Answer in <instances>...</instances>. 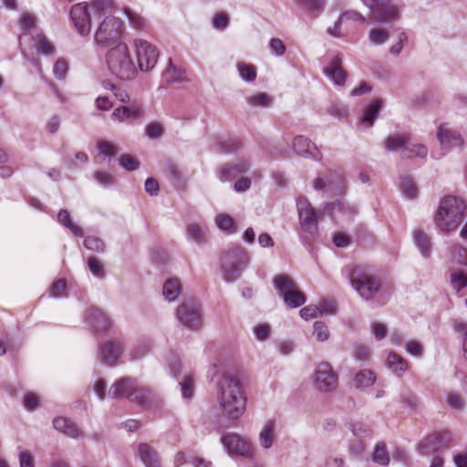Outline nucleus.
Wrapping results in <instances>:
<instances>
[{
	"label": "nucleus",
	"instance_id": "1",
	"mask_svg": "<svg viewBox=\"0 0 467 467\" xmlns=\"http://www.w3.org/2000/svg\"><path fill=\"white\" fill-rule=\"evenodd\" d=\"M92 11L95 17H103L94 33L95 45L103 49H109L122 42L120 39L124 24L119 14L124 11L118 7L113 0H92Z\"/></svg>",
	"mask_w": 467,
	"mask_h": 467
},
{
	"label": "nucleus",
	"instance_id": "2",
	"mask_svg": "<svg viewBox=\"0 0 467 467\" xmlns=\"http://www.w3.org/2000/svg\"><path fill=\"white\" fill-rule=\"evenodd\" d=\"M216 397L222 414L237 420L244 413L247 397L243 384L229 375H222L216 383Z\"/></svg>",
	"mask_w": 467,
	"mask_h": 467
},
{
	"label": "nucleus",
	"instance_id": "3",
	"mask_svg": "<svg viewBox=\"0 0 467 467\" xmlns=\"http://www.w3.org/2000/svg\"><path fill=\"white\" fill-rule=\"evenodd\" d=\"M466 205L464 202L452 195L443 197L434 215V223L441 234L455 232L464 218Z\"/></svg>",
	"mask_w": 467,
	"mask_h": 467
},
{
	"label": "nucleus",
	"instance_id": "4",
	"mask_svg": "<svg viewBox=\"0 0 467 467\" xmlns=\"http://www.w3.org/2000/svg\"><path fill=\"white\" fill-rule=\"evenodd\" d=\"M106 62L110 73L120 80L130 81L138 74L129 47L124 42H119L108 50Z\"/></svg>",
	"mask_w": 467,
	"mask_h": 467
},
{
	"label": "nucleus",
	"instance_id": "5",
	"mask_svg": "<svg viewBox=\"0 0 467 467\" xmlns=\"http://www.w3.org/2000/svg\"><path fill=\"white\" fill-rule=\"evenodd\" d=\"M384 149L387 151H400L403 158L412 159L415 157L425 158L428 154L427 147L416 142L409 134H395L389 136L384 140Z\"/></svg>",
	"mask_w": 467,
	"mask_h": 467
},
{
	"label": "nucleus",
	"instance_id": "6",
	"mask_svg": "<svg viewBox=\"0 0 467 467\" xmlns=\"http://www.w3.org/2000/svg\"><path fill=\"white\" fill-rule=\"evenodd\" d=\"M221 443L227 454L237 462L241 461L254 462V448L247 440L239 434L225 432L221 437Z\"/></svg>",
	"mask_w": 467,
	"mask_h": 467
},
{
	"label": "nucleus",
	"instance_id": "7",
	"mask_svg": "<svg viewBox=\"0 0 467 467\" xmlns=\"http://www.w3.org/2000/svg\"><path fill=\"white\" fill-rule=\"evenodd\" d=\"M351 286L364 300H370L380 291V281L364 269H354L349 275Z\"/></svg>",
	"mask_w": 467,
	"mask_h": 467
},
{
	"label": "nucleus",
	"instance_id": "8",
	"mask_svg": "<svg viewBox=\"0 0 467 467\" xmlns=\"http://www.w3.org/2000/svg\"><path fill=\"white\" fill-rule=\"evenodd\" d=\"M370 12L371 19L377 24L387 25L399 21L400 8L391 4L392 0H361Z\"/></svg>",
	"mask_w": 467,
	"mask_h": 467
},
{
	"label": "nucleus",
	"instance_id": "9",
	"mask_svg": "<svg viewBox=\"0 0 467 467\" xmlns=\"http://www.w3.org/2000/svg\"><path fill=\"white\" fill-rule=\"evenodd\" d=\"M296 208L301 229L311 240L316 239L318 235L319 213L304 196H300L296 199Z\"/></svg>",
	"mask_w": 467,
	"mask_h": 467
},
{
	"label": "nucleus",
	"instance_id": "10",
	"mask_svg": "<svg viewBox=\"0 0 467 467\" xmlns=\"http://www.w3.org/2000/svg\"><path fill=\"white\" fill-rule=\"evenodd\" d=\"M132 44L137 58V70L140 72L150 71L159 58L158 48L149 41L140 37L134 38Z\"/></svg>",
	"mask_w": 467,
	"mask_h": 467
},
{
	"label": "nucleus",
	"instance_id": "11",
	"mask_svg": "<svg viewBox=\"0 0 467 467\" xmlns=\"http://www.w3.org/2000/svg\"><path fill=\"white\" fill-rule=\"evenodd\" d=\"M92 16H95L92 11V1L90 4L87 2L75 4L69 11L70 21L81 36L89 35Z\"/></svg>",
	"mask_w": 467,
	"mask_h": 467
},
{
	"label": "nucleus",
	"instance_id": "12",
	"mask_svg": "<svg viewBox=\"0 0 467 467\" xmlns=\"http://www.w3.org/2000/svg\"><path fill=\"white\" fill-rule=\"evenodd\" d=\"M176 318L184 327L199 330L202 325L201 306L193 300L182 302L176 309Z\"/></svg>",
	"mask_w": 467,
	"mask_h": 467
},
{
	"label": "nucleus",
	"instance_id": "13",
	"mask_svg": "<svg viewBox=\"0 0 467 467\" xmlns=\"http://www.w3.org/2000/svg\"><path fill=\"white\" fill-rule=\"evenodd\" d=\"M338 382L337 374L327 362L319 363L314 373V387L322 393H330L337 389Z\"/></svg>",
	"mask_w": 467,
	"mask_h": 467
},
{
	"label": "nucleus",
	"instance_id": "14",
	"mask_svg": "<svg viewBox=\"0 0 467 467\" xmlns=\"http://www.w3.org/2000/svg\"><path fill=\"white\" fill-rule=\"evenodd\" d=\"M123 351L120 341H109L99 345L98 358L103 364L115 367L119 364Z\"/></svg>",
	"mask_w": 467,
	"mask_h": 467
},
{
	"label": "nucleus",
	"instance_id": "15",
	"mask_svg": "<svg viewBox=\"0 0 467 467\" xmlns=\"http://www.w3.org/2000/svg\"><path fill=\"white\" fill-rule=\"evenodd\" d=\"M437 137L441 146L445 150H461L464 144L462 135L457 130L450 128L448 124L440 125Z\"/></svg>",
	"mask_w": 467,
	"mask_h": 467
},
{
	"label": "nucleus",
	"instance_id": "16",
	"mask_svg": "<svg viewBox=\"0 0 467 467\" xmlns=\"http://www.w3.org/2000/svg\"><path fill=\"white\" fill-rule=\"evenodd\" d=\"M342 62L343 56L337 53L323 69L324 75L331 80L334 85L338 87L344 86L348 78V72L343 68Z\"/></svg>",
	"mask_w": 467,
	"mask_h": 467
},
{
	"label": "nucleus",
	"instance_id": "17",
	"mask_svg": "<svg viewBox=\"0 0 467 467\" xmlns=\"http://www.w3.org/2000/svg\"><path fill=\"white\" fill-rule=\"evenodd\" d=\"M129 400L140 407H151L159 404L161 399L150 388L136 384L131 393L129 394Z\"/></svg>",
	"mask_w": 467,
	"mask_h": 467
},
{
	"label": "nucleus",
	"instance_id": "18",
	"mask_svg": "<svg viewBox=\"0 0 467 467\" xmlns=\"http://www.w3.org/2000/svg\"><path fill=\"white\" fill-rule=\"evenodd\" d=\"M144 115L143 106L140 103L133 102L129 106L116 108L111 114V119L119 122H126L142 119Z\"/></svg>",
	"mask_w": 467,
	"mask_h": 467
},
{
	"label": "nucleus",
	"instance_id": "19",
	"mask_svg": "<svg viewBox=\"0 0 467 467\" xmlns=\"http://www.w3.org/2000/svg\"><path fill=\"white\" fill-rule=\"evenodd\" d=\"M293 149L295 152L304 158L313 161H321L322 154L318 148L308 138L298 135L293 140Z\"/></svg>",
	"mask_w": 467,
	"mask_h": 467
},
{
	"label": "nucleus",
	"instance_id": "20",
	"mask_svg": "<svg viewBox=\"0 0 467 467\" xmlns=\"http://www.w3.org/2000/svg\"><path fill=\"white\" fill-rule=\"evenodd\" d=\"M451 433L448 431L434 432L427 436L420 443L425 453L436 452L449 447Z\"/></svg>",
	"mask_w": 467,
	"mask_h": 467
},
{
	"label": "nucleus",
	"instance_id": "21",
	"mask_svg": "<svg viewBox=\"0 0 467 467\" xmlns=\"http://www.w3.org/2000/svg\"><path fill=\"white\" fill-rule=\"evenodd\" d=\"M85 323L93 333L102 332L109 325L108 317L96 306H90L87 310Z\"/></svg>",
	"mask_w": 467,
	"mask_h": 467
},
{
	"label": "nucleus",
	"instance_id": "22",
	"mask_svg": "<svg viewBox=\"0 0 467 467\" xmlns=\"http://www.w3.org/2000/svg\"><path fill=\"white\" fill-rule=\"evenodd\" d=\"M250 168V162L242 159L233 164H225L219 168L217 171L218 178L221 182H229L235 176L246 172Z\"/></svg>",
	"mask_w": 467,
	"mask_h": 467
},
{
	"label": "nucleus",
	"instance_id": "23",
	"mask_svg": "<svg viewBox=\"0 0 467 467\" xmlns=\"http://www.w3.org/2000/svg\"><path fill=\"white\" fill-rule=\"evenodd\" d=\"M136 384L137 379L134 378H120L109 388V396L113 399L126 398L129 400V394L131 393Z\"/></svg>",
	"mask_w": 467,
	"mask_h": 467
},
{
	"label": "nucleus",
	"instance_id": "24",
	"mask_svg": "<svg viewBox=\"0 0 467 467\" xmlns=\"http://www.w3.org/2000/svg\"><path fill=\"white\" fill-rule=\"evenodd\" d=\"M53 426L57 431L65 434L68 438L76 440L84 438L83 431H81L75 422L67 418L57 417L54 419Z\"/></svg>",
	"mask_w": 467,
	"mask_h": 467
},
{
	"label": "nucleus",
	"instance_id": "25",
	"mask_svg": "<svg viewBox=\"0 0 467 467\" xmlns=\"http://www.w3.org/2000/svg\"><path fill=\"white\" fill-rule=\"evenodd\" d=\"M186 238L198 245L204 244L209 240L207 227L204 224L192 223L186 227Z\"/></svg>",
	"mask_w": 467,
	"mask_h": 467
},
{
	"label": "nucleus",
	"instance_id": "26",
	"mask_svg": "<svg viewBox=\"0 0 467 467\" xmlns=\"http://www.w3.org/2000/svg\"><path fill=\"white\" fill-rule=\"evenodd\" d=\"M137 456L145 467H160L161 461L158 453L147 443H140L137 447Z\"/></svg>",
	"mask_w": 467,
	"mask_h": 467
},
{
	"label": "nucleus",
	"instance_id": "27",
	"mask_svg": "<svg viewBox=\"0 0 467 467\" xmlns=\"http://www.w3.org/2000/svg\"><path fill=\"white\" fill-rule=\"evenodd\" d=\"M382 107V101L379 99H374L370 101L369 105L363 110L359 118L360 123L367 127H372L375 119L378 118Z\"/></svg>",
	"mask_w": 467,
	"mask_h": 467
},
{
	"label": "nucleus",
	"instance_id": "28",
	"mask_svg": "<svg viewBox=\"0 0 467 467\" xmlns=\"http://www.w3.org/2000/svg\"><path fill=\"white\" fill-rule=\"evenodd\" d=\"M273 285L280 298L296 287V283L286 274H280L274 277Z\"/></svg>",
	"mask_w": 467,
	"mask_h": 467
},
{
	"label": "nucleus",
	"instance_id": "29",
	"mask_svg": "<svg viewBox=\"0 0 467 467\" xmlns=\"http://www.w3.org/2000/svg\"><path fill=\"white\" fill-rule=\"evenodd\" d=\"M182 285L178 278L167 279L162 286V295L168 302H174L182 294Z\"/></svg>",
	"mask_w": 467,
	"mask_h": 467
},
{
	"label": "nucleus",
	"instance_id": "30",
	"mask_svg": "<svg viewBox=\"0 0 467 467\" xmlns=\"http://www.w3.org/2000/svg\"><path fill=\"white\" fill-rule=\"evenodd\" d=\"M388 368L398 377H401L408 369V361L395 352H390L387 358Z\"/></svg>",
	"mask_w": 467,
	"mask_h": 467
},
{
	"label": "nucleus",
	"instance_id": "31",
	"mask_svg": "<svg viewBox=\"0 0 467 467\" xmlns=\"http://www.w3.org/2000/svg\"><path fill=\"white\" fill-rule=\"evenodd\" d=\"M275 439V423L274 420H267L259 433L260 445L267 450L273 446Z\"/></svg>",
	"mask_w": 467,
	"mask_h": 467
},
{
	"label": "nucleus",
	"instance_id": "32",
	"mask_svg": "<svg viewBox=\"0 0 467 467\" xmlns=\"http://www.w3.org/2000/svg\"><path fill=\"white\" fill-rule=\"evenodd\" d=\"M413 240L420 254L424 258L430 257L431 244L430 238L426 235V234L422 230L418 229L413 232Z\"/></svg>",
	"mask_w": 467,
	"mask_h": 467
},
{
	"label": "nucleus",
	"instance_id": "33",
	"mask_svg": "<svg viewBox=\"0 0 467 467\" xmlns=\"http://www.w3.org/2000/svg\"><path fill=\"white\" fill-rule=\"evenodd\" d=\"M226 261L244 270L250 262V256L244 248L238 246L232 250Z\"/></svg>",
	"mask_w": 467,
	"mask_h": 467
},
{
	"label": "nucleus",
	"instance_id": "34",
	"mask_svg": "<svg viewBox=\"0 0 467 467\" xmlns=\"http://www.w3.org/2000/svg\"><path fill=\"white\" fill-rule=\"evenodd\" d=\"M57 222L66 229L70 230L75 236L82 237L84 235L82 228L72 222L67 210L62 209L58 212Z\"/></svg>",
	"mask_w": 467,
	"mask_h": 467
},
{
	"label": "nucleus",
	"instance_id": "35",
	"mask_svg": "<svg viewBox=\"0 0 467 467\" xmlns=\"http://www.w3.org/2000/svg\"><path fill=\"white\" fill-rule=\"evenodd\" d=\"M324 211L332 216L337 213H346L349 217H352L357 213V208L355 206L346 204L343 201H337L332 203H327L325 206Z\"/></svg>",
	"mask_w": 467,
	"mask_h": 467
},
{
	"label": "nucleus",
	"instance_id": "36",
	"mask_svg": "<svg viewBox=\"0 0 467 467\" xmlns=\"http://www.w3.org/2000/svg\"><path fill=\"white\" fill-rule=\"evenodd\" d=\"M163 81L168 84L171 83H181L186 79V75L183 70L174 67L171 64V59H170L169 67L162 73Z\"/></svg>",
	"mask_w": 467,
	"mask_h": 467
},
{
	"label": "nucleus",
	"instance_id": "37",
	"mask_svg": "<svg viewBox=\"0 0 467 467\" xmlns=\"http://www.w3.org/2000/svg\"><path fill=\"white\" fill-rule=\"evenodd\" d=\"M236 69L239 78L244 82L251 83L256 79V67L254 65L241 61L236 64Z\"/></svg>",
	"mask_w": 467,
	"mask_h": 467
},
{
	"label": "nucleus",
	"instance_id": "38",
	"mask_svg": "<svg viewBox=\"0 0 467 467\" xmlns=\"http://www.w3.org/2000/svg\"><path fill=\"white\" fill-rule=\"evenodd\" d=\"M282 299L284 303L291 308H297L303 306L306 301V296L304 295L303 292L299 291L297 287H296L286 295H284V297H282Z\"/></svg>",
	"mask_w": 467,
	"mask_h": 467
},
{
	"label": "nucleus",
	"instance_id": "39",
	"mask_svg": "<svg viewBox=\"0 0 467 467\" xmlns=\"http://www.w3.org/2000/svg\"><path fill=\"white\" fill-rule=\"evenodd\" d=\"M376 381V375L372 370L362 369L358 371L355 378L354 383L358 389H365L371 386Z\"/></svg>",
	"mask_w": 467,
	"mask_h": 467
},
{
	"label": "nucleus",
	"instance_id": "40",
	"mask_svg": "<svg viewBox=\"0 0 467 467\" xmlns=\"http://www.w3.org/2000/svg\"><path fill=\"white\" fill-rule=\"evenodd\" d=\"M244 269L231 264L228 261H224L222 265V273L223 280L227 283H233L238 280L243 273Z\"/></svg>",
	"mask_w": 467,
	"mask_h": 467
},
{
	"label": "nucleus",
	"instance_id": "41",
	"mask_svg": "<svg viewBox=\"0 0 467 467\" xmlns=\"http://www.w3.org/2000/svg\"><path fill=\"white\" fill-rule=\"evenodd\" d=\"M400 190L407 199L413 200L417 197V187L414 182L408 176H401L400 178Z\"/></svg>",
	"mask_w": 467,
	"mask_h": 467
},
{
	"label": "nucleus",
	"instance_id": "42",
	"mask_svg": "<svg viewBox=\"0 0 467 467\" xmlns=\"http://www.w3.org/2000/svg\"><path fill=\"white\" fill-rule=\"evenodd\" d=\"M217 146L221 152L234 153L241 148L242 142L238 138H221Z\"/></svg>",
	"mask_w": 467,
	"mask_h": 467
},
{
	"label": "nucleus",
	"instance_id": "43",
	"mask_svg": "<svg viewBox=\"0 0 467 467\" xmlns=\"http://www.w3.org/2000/svg\"><path fill=\"white\" fill-rule=\"evenodd\" d=\"M36 52L42 56H52L55 54V47L44 35H37L35 39Z\"/></svg>",
	"mask_w": 467,
	"mask_h": 467
},
{
	"label": "nucleus",
	"instance_id": "44",
	"mask_svg": "<svg viewBox=\"0 0 467 467\" xmlns=\"http://www.w3.org/2000/svg\"><path fill=\"white\" fill-rule=\"evenodd\" d=\"M450 282L451 287L460 293L462 290L467 287V274L462 270H456L451 273Z\"/></svg>",
	"mask_w": 467,
	"mask_h": 467
},
{
	"label": "nucleus",
	"instance_id": "45",
	"mask_svg": "<svg viewBox=\"0 0 467 467\" xmlns=\"http://www.w3.org/2000/svg\"><path fill=\"white\" fill-rule=\"evenodd\" d=\"M389 35L386 29L373 28L368 34V39L372 46H382L389 40Z\"/></svg>",
	"mask_w": 467,
	"mask_h": 467
},
{
	"label": "nucleus",
	"instance_id": "46",
	"mask_svg": "<svg viewBox=\"0 0 467 467\" xmlns=\"http://www.w3.org/2000/svg\"><path fill=\"white\" fill-rule=\"evenodd\" d=\"M121 9L124 11V13H120L119 16H125L128 18L130 25L133 28L138 29V30H145L146 21L143 17H141L140 15L132 12L131 10H130L128 8H121Z\"/></svg>",
	"mask_w": 467,
	"mask_h": 467
},
{
	"label": "nucleus",
	"instance_id": "47",
	"mask_svg": "<svg viewBox=\"0 0 467 467\" xmlns=\"http://www.w3.org/2000/svg\"><path fill=\"white\" fill-rule=\"evenodd\" d=\"M181 387L182 397L185 400H191L194 396V381L193 379L186 375L179 383Z\"/></svg>",
	"mask_w": 467,
	"mask_h": 467
},
{
	"label": "nucleus",
	"instance_id": "48",
	"mask_svg": "<svg viewBox=\"0 0 467 467\" xmlns=\"http://www.w3.org/2000/svg\"><path fill=\"white\" fill-rule=\"evenodd\" d=\"M87 266L94 277L98 279L105 277L104 266L97 257H89L87 261Z\"/></svg>",
	"mask_w": 467,
	"mask_h": 467
},
{
	"label": "nucleus",
	"instance_id": "49",
	"mask_svg": "<svg viewBox=\"0 0 467 467\" xmlns=\"http://www.w3.org/2000/svg\"><path fill=\"white\" fill-rule=\"evenodd\" d=\"M216 226L224 234H230L234 232V220L227 214H219L215 218Z\"/></svg>",
	"mask_w": 467,
	"mask_h": 467
},
{
	"label": "nucleus",
	"instance_id": "50",
	"mask_svg": "<svg viewBox=\"0 0 467 467\" xmlns=\"http://www.w3.org/2000/svg\"><path fill=\"white\" fill-rule=\"evenodd\" d=\"M84 246L87 249L97 253H103L105 251V244L103 240L94 235H88L85 237Z\"/></svg>",
	"mask_w": 467,
	"mask_h": 467
},
{
	"label": "nucleus",
	"instance_id": "51",
	"mask_svg": "<svg viewBox=\"0 0 467 467\" xmlns=\"http://www.w3.org/2000/svg\"><path fill=\"white\" fill-rule=\"evenodd\" d=\"M450 254L451 259L457 264L467 266V248L456 244L451 246Z\"/></svg>",
	"mask_w": 467,
	"mask_h": 467
},
{
	"label": "nucleus",
	"instance_id": "52",
	"mask_svg": "<svg viewBox=\"0 0 467 467\" xmlns=\"http://www.w3.org/2000/svg\"><path fill=\"white\" fill-rule=\"evenodd\" d=\"M400 402L410 410H417L419 400L417 396L410 390L406 389L400 395Z\"/></svg>",
	"mask_w": 467,
	"mask_h": 467
},
{
	"label": "nucleus",
	"instance_id": "53",
	"mask_svg": "<svg viewBox=\"0 0 467 467\" xmlns=\"http://www.w3.org/2000/svg\"><path fill=\"white\" fill-rule=\"evenodd\" d=\"M350 430L358 438H368L372 434L371 428L364 422L356 421L350 424Z\"/></svg>",
	"mask_w": 467,
	"mask_h": 467
},
{
	"label": "nucleus",
	"instance_id": "54",
	"mask_svg": "<svg viewBox=\"0 0 467 467\" xmlns=\"http://www.w3.org/2000/svg\"><path fill=\"white\" fill-rule=\"evenodd\" d=\"M372 459L374 462L380 465L389 463V459L384 443H379L375 446Z\"/></svg>",
	"mask_w": 467,
	"mask_h": 467
},
{
	"label": "nucleus",
	"instance_id": "55",
	"mask_svg": "<svg viewBox=\"0 0 467 467\" xmlns=\"http://www.w3.org/2000/svg\"><path fill=\"white\" fill-rule=\"evenodd\" d=\"M313 335L317 341L325 342L329 337V330L327 326L321 321H316L313 325Z\"/></svg>",
	"mask_w": 467,
	"mask_h": 467
},
{
	"label": "nucleus",
	"instance_id": "56",
	"mask_svg": "<svg viewBox=\"0 0 467 467\" xmlns=\"http://www.w3.org/2000/svg\"><path fill=\"white\" fill-rule=\"evenodd\" d=\"M17 460L19 467H36L35 457L28 450H19Z\"/></svg>",
	"mask_w": 467,
	"mask_h": 467
},
{
	"label": "nucleus",
	"instance_id": "57",
	"mask_svg": "<svg viewBox=\"0 0 467 467\" xmlns=\"http://www.w3.org/2000/svg\"><path fill=\"white\" fill-rule=\"evenodd\" d=\"M248 104L254 107L267 108L271 105V99L266 93H259L247 99Z\"/></svg>",
	"mask_w": 467,
	"mask_h": 467
},
{
	"label": "nucleus",
	"instance_id": "58",
	"mask_svg": "<svg viewBox=\"0 0 467 467\" xmlns=\"http://www.w3.org/2000/svg\"><path fill=\"white\" fill-rule=\"evenodd\" d=\"M68 72L67 62L64 58H58L53 67V74L58 80L66 78Z\"/></svg>",
	"mask_w": 467,
	"mask_h": 467
},
{
	"label": "nucleus",
	"instance_id": "59",
	"mask_svg": "<svg viewBox=\"0 0 467 467\" xmlns=\"http://www.w3.org/2000/svg\"><path fill=\"white\" fill-rule=\"evenodd\" d=\"M119 164L128 171H133L139 169L140 162L129 154H123L119 158Z\"/></svg>",
	"mask_w": 467,
	"mask_h": 467
},
{
	"label": "nucleus",
	"instance_id": "60",
	"mask_svg": "<svg viewBox=\"0 0 467 467\" xmlns=\"http://www.w3.org/2000/svg\"><path fill=\"white\" fill-rule=\"evenodd\" d=\"M254 335L258 341H266L271 335V327L266 323L257 324L254 327Z\"/></svg>",
	"mask_w": 467,
	"mask_h": 467
},
{
	"label": "nucleus",
	"instance_id": "61",
	"mask_svg": "<svg viewBox=\"0 0 467 467\" xmlns=\"http://www.w3.org/2000/svg\"><path fill=\"white\" fill-rule=\"evenodd\" d=\"M67 282L65 279H58L54 282L49 291V296L54 298L66 296Z\"/></svg>",
	"mask_w": 467,
	"mask_h": 467
},
{
	"label": "nucleus",
	"instance_id": "62",
	"mask_svg": "<svg viewBox=\"0 0 467 467\" xmlns=\"http://www.w3.org/2000/svg\"><path fill=\"white\" fill-rule=\"evenodd\" d=\"M446 402L448 406L454 410H462L463 408V400L461 395L454 391L448 392Z\"/></svg>",
	"mask_w": 467,
	"mask_h": 467
},
{
	"label": "nucleus",
	"instance_id": "63",
	"mask_svg": "<svg viewBox=\"0 0 467 467\" xmlns=\"http://www.w3.org/2000/svg\"><path fill=\"white\" fill-rule=\"evenodd\" d=\"M145 133L148 138L156 140L161 138L164 134V129L161 124L158 122H150L146 127Z\"/></svg>",
	"mask_w": 467,
	"mask_h": 467
},
{
	"label": "nucleus",
	"instance_id": "64",
	"mask_svg": "<svg viewBox=\"0 0 467 467\" xmlns=\"http://www.w3.org/2000/svg\"><path fill=\"white\" fill-rule=\"evenodd\" d=\"M453 329L455 332L463 335L462 350L464 358L467 360V323L463 321H455Z\"/></svg>",
	"mask_w": 467,
	"mask_h": 467
}]
</instances>
